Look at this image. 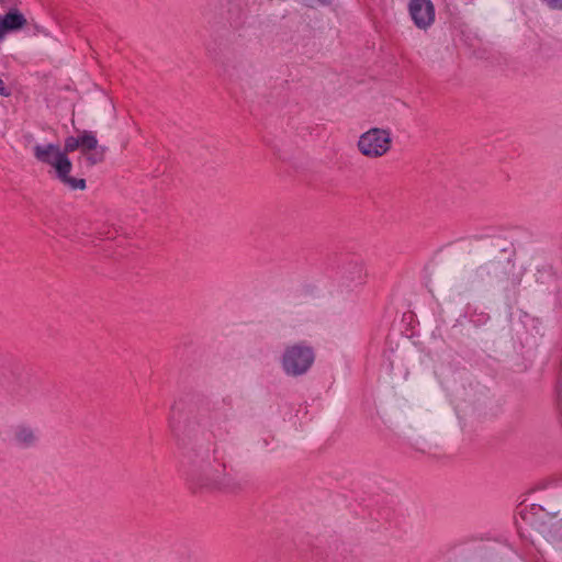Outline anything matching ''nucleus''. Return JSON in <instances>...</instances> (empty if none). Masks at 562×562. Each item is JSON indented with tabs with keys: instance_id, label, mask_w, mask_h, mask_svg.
<instances>
[{
	"instance_id": "1",
	"label": "nucleus",
	"mask_w": 562,
	"mask_h": 562,
	"mask_svg": "<svg viewBox=\"0 0 562 562\" xmlns=\"http://www.w3.org/2000/svg\"><path fill=\"white\" fill-rule=\"evenodd\" d=\"M66 148L55 144H37L33 147V154L37 161L47 166L49 172L71 190H83L86 181L71 177L72 162L68 158Z\"/></svg>"
},
{
	"instance_id": "2",
	"label": "nucleus",
	"mask_w": 562,
	"mask_h": 562,
	"mask_svg": "<svg viewBox=\"0 0 562 562\" xmlns=\"http://www.w3.org/2000/svg\"><path fill=\"white\" fill-rule=\"evenodd\" d=\"M315 358V350L308 342L295 341L284 346L280 366L285 375L296 378L311 370Z\"/></svg>"
},
{
	"instance_id": "3",
	"label": "nucleus",
	"mask_w": 562,
	"mask_h": 562,
	"mask_svg": "<svg viewBox=\"0 0 562 562\" xmlns=\"http://www.w3.org/2000/svg\"><path fill=\"white\" fill-rule=\"evenodd\" d=\"M356 146L358 153L367 159H379L393 147L392 132L385 127H370L359 135Z\"/></svg>"
},
{
	"instance_id": "4",
	"label": "nucleus",
	"mask_w": 562,
	"mask_h": 562,
	"mask_svg": "<svg viewBox=\"0 0 562 562\" xmlns=\"http://www.w3.org/2000/svg\"><path fill=\"white\" fill-rule=\"evenodd\" d=\"M66 151L80 150L92 164L102 160L104 149L99 146L97 135L90 131H81L76 136H68L65 139Z\"/></svg>"
},
{
	"instance_id": "5",
	"label": "nucleus",
	"mask_w": 562,
	"mask_h": 562,
	"mask_svg": "<svg viewBox=\"0 0 562 562\" xmlns=\"http://www.w3.org/2000/svg\"><path fill=\"white\" fill-rule=\"evenodd\" d=\"M409 15L420 30H426L435 22V7L430 0H411L408 3Z\"/></svg>"
},
{
	"instance_id": "6",
	"label": "nucleus",
	"mask_w": 562,
	"mask_h": 562,
	"mask_svg": "<svg viewBox=\"0 0 562 562\" xmlns=\"http://www.w3.org/2000/svg\"><path fill=\"white\" fill-rule=\"evenodd\" d=\"M27 26V19L19 9H11L5 14L0 15V42L8 33H15Z\"/></svg>"
},
{
	"instance_id": "7",
	"label": "nucleus",
	"mask_w": 562,
	"mask_h": 562,
	"mask_svg": "<svg viewBox=\"0 0 562 562\" xmlns=\"http://www.w3.org/2000/svg\"><path fill=\"white\" fill-rule=\"evenodd\" d=\"M226 465L223 462L206 463L203 465L199 481L202 485L214 487L222 484L226 477Z\"/></svg>"
},
{
	"instance_id": "8",
	"label": "nucleus",
	"mask_w": 562,
	"mask_h": 562,
	"mask_svg": "<svg viewBox=\"0 0 562 562\" xmlns=\"http://www.w3.org/2000/svg\"><path fill=\"white\" fill-rule=\"evenodd\" d=\"M11 441L20 448H31L38 442V432L33 426L21 423L13 427Z\"/></svg>"
},
{
	"instance_id": "9",
	"label": "nucleus",
	"mask_w": 562,
	"mask_h": 562,
	"mask_svg": "<svg viewBox=\"0 0 562 562\" xmlns=\"http://www.w3.org/2000/svg\"><path fill=\"white\" fill-rule=\"evenodd\" d=\"M541 1L552 10H562V0H541Z\"/></svg>"
},
{
	"instance_id": "10",
	"label": "nucleus",
	"mask_w": 562,
	"mask_h": 562,
	"mask_svg": "<svg viewBox=\"0 0 562 562\" xmlns=\"http://www.w3.org/2000/svg\"><path fill=\"white\" fill-rule=\"evenodd\" d=\"M11 91L5 86L4 81L0 78V97H9Z\"/></svg>"
},
{
	"instance_id": "11",
	"label": "nucleus",
	"mask_w": 562,
	"mask_h": 562,
	"mask_svg": "<svg viewBox=\"0 0 562 562\" xmlns=\"http://www.w3.org/2000/svg\"><path fill=\"white\" fill-rule=\"evenodd\" d=\"M307 3L313 4V0H305ZM319 2H325L326 0H318Z\"/></svg>"
}]
</instances>
